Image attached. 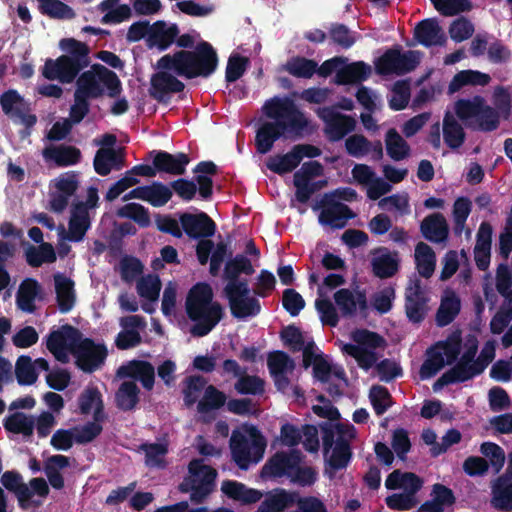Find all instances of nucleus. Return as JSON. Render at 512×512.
<instances>
[{"mask_svg": "<svg viewBox=\"0 0 512 512\" xmlns=\"http://www.w3.org/2000/svg\"><path fill=\"white\" fill-rule=\"evenodd\" d=\"M189 475L179 484V491L190 492L193 503H202L214 490L217 471L211 466L204 465L201 459H193L188 465Z\"/></svg>", "mask_w": 512, "mask_h": 512, "instance_id": "423d86ee", "label": "nucleus"}, {"mask_svg": "<svg viewBox=\"0 0 512 512\" xmlns=\"http://www.w3.org/2000/svg\"><path fill=\"white\" fill-rule=\"evenodd\" d=\"M443 137L446 145L451 149L460 148L466 139L463 127L449 111L443 118Z\"/></svg>", "mask_w": 512, "mask_h": 512, "instance_id": "a19ab883", "label": "nucleus"}, {"mask_svg": "<svg viewBox=\"0 0 512 512\" xmlns=\"http://www.w3.org/2000/svg\"><path fill=\"white\" fill-rule=\"evenodd\" d=\"M301 163V156H298L294 152V146L292 149L284 155L271 156L266 161V167L278 175H284L292 172Z\"/></svg>", "mask_w": 512, "mask_h": 512, "instance_id": "09e8293b", "label": "nucleus"}, {"mask_svg": "<svg viewBox=\"0 0 512 512\" xmlns=\"http://www.w3.org/2000/svg\"><path fill=\"white\" fill-rule=\"evenodd\" d=\"M415 261L418 273L424 278H430L435 270L436 256L433 249L424 242L415 247Z\"/></svg>", "mask_w": 512, "mask_h": 512, "instance_id": "8fccbe9b", "label": "nucleus"}, {"mask_svg": "<svg viewBox=\"0 0 512 512\" xmlns=\"http://www.w3.org/2000/svg\"><path fill=\"white\" fill-rule=\"evenodd\" d=\"M399 255L397 251L390 252L385 247L375 250V256L371 260L373 274L380 279L393 277L399 270Z\"/></svg>", "mask_w": 512, "mask_h": 512, "instance_id": "b1692460", "label": "nucleus"}, {"mask_svg": "<svg viewBox=\"0 0 512 512\" xmlns=\"http://www.w3.org/2000/svg\"><path fill=\"white\" fill-rule=\"evenodd\" d=\"M420 63V52L409 50L401 52L399 46L387 49L374 62L375 71L378 75L386 76L391 74L404 75L413 70Z\"/></svg>", "mask_w": 512, "mask_h": 512, "instance_id": "6e6552de", "label": "nucleus"}, {"mask_svg": "<svg viewBox=\"0 0 512 512\" xmlns=\"http://www.w3.org/2000/svg\"><path fill=\"white\" fill-rule=\"evenodd\" d=\"M250 439L239 431H234L230 438V449L234 462L240 469H247L251 462L258 463L264 455L267 442L260 431L251 427Z\"/></svg>", "mask_w": 512, "mask_h": 512, "instance_id": "0eeeda50", "label": "nucleus"}, {"mask_svg": "<svg viewBox=\"0 0 512 512\" xmlns=\"http://www.w3.org/2000/svg\"><path fill=\"white\" fill-rule=\"evenodd\" d=\"M370 402L376 415H383L392 405V396L388 389L381 385L372 386L369 394Z\"/></svg>", "mask_w": 512, "mask_h": 512, "instance_id": "0e129e2a", "label": "nucleus"}, {"mask_svg": "<svg viewBox=\"0 0 512 512\" xmlns=\"http://www.w3.org/2000/svg\"><path fill=\"white\" fill-rule=\"evenodd\" d=\"M263 112L274 121H265L256 131L255 146L259 154L270 152L281 137H301L309 125L305 113L288 96H274L267 100Z\"/></svg>", "mask_w": 512, "mask_h": 512, "instance_id": "f257e3e1", "label": "nucleus"}, {"mask_svg": "<svg viewBox=\"0 0 512 512\" xmlns=\"http://www.w3.org/2000/svg\"><path fill=\"white\" fill-rule=\"evenodd\" d=\"M184 88L185 85L182 81L169 73L168 70H165L151 76L148 92L150 97L157 102L168 104L171 100V94L180 93Z\"/></svg>", "mask_w": 512, "mask_h": 512, "instance_id": "dca6fc26", "label": "nucleus"}, {"mask_svg": "<svg viewBox=\"0 0 512 512\" xmlns=\"http://www.w3.org/2000/svg\"><path fill=\"white\" fill-rule=\"evenodd\" d=\"M445 364H447L446 359L434 344L427 350V359L420 367V378L424 380L435 376Z\"/></svg>", "mask_w": 512, "mask_h": 512, "instance_id": "5fc2aeb1", "label": "nucleus"}, {"mask_svg": "<svg viewBox=\"0 0 512 512\" xmlns=\"http://www.w3.org/2000/svg\"><path fill=\"white\" fill-rule=\"evenodd\" d=\"M414 38L423 46L443 45L446 36L436 18L421 20L414 29Z\"/></svg>", "mask_w": 512, "mask_h": 512, "instance_id": "a878e982", "label": "nucleus"}, {"mask_svg": "<svg viewBox=\"0 0 512 512\" xmlns=\"http://www.w3.org/2000/svg\"><path fill=\"white\" fill-rule=\"evenodd\" d=\"M172 196V190L162 182L154 181L151 185H145V201L153 207L166 205Z\"/></svg>", "mask_w": 512, "mask_h": 512, "instance_id": "4d7b16f0", "label": "nucleus"}, {"mask_svg": "<svg viewBox=\"0 0 512 512\" xmlns=\"http://www.w3.org/2000/svg\"><path fill=\"white\" fill-rule=\"evenodd\" d=\"M227 396L213 385L206 387L203 398L198 402V411L208 413L218 410L226 404Z\"/></svg>", "mask_w": 512, "mask_h": 512, "instance_id": "13d9d810", "label": "nucleus"}, {"mask_svg": "<svg viewBox=\"0 0 512 512\" xmlns=\"http://www.w3.org/2000/svg\"><path fill=\"white\" fill-rule=\"evenodd\" d=\"M42 287L36 279L27 278L19 286L16 294L17 307L27 313L36 310L35 300L42 299Z\"/></svg>", "mask_w": 512, "mask_h": 512, "instance_id": "7c9ffc66", "label": "nucleus"}, {"mask_svg": "<svg viewBox=\"0 0 512 512\" xmlns=\"http://www.w3.org/2000/svg\"><path fill=\"white\" fill-rule=\"evenodd\" d=\"M485 370V365L480 363H469L462 359L455 362V365L448 371L443 373L433 384L435 392L441 390L443 387L466 382L473 377L481 374Z\"/></svg>", "mask_w": 512, "mask_h": 512, "instance_id": "a211bd4d", "label": "nucleus"}, {"mask_svg": "<svg viewBox=\"0 0 512 512\" xmlns=\"http://www.w3.org/2000/svg\"><path fill=\"white\" fill-rule=\"evenodd\" d=\"M161 281L158 275L149 274L142 277L137 282V292L140 297L150 302H155L159 298L161 290Z\"/></svg>", "mask_w": 512, "mask_h": 512, "instance_id": "680f3d73", "label": "nucleus"}, {"mask_svg": "<svg viewBox=\"0 0 512 512\" xmlns=\"http://www.w3.org/2000/svg\"><path fill=\"white\" fill-rule=\"evenodd\" d=\"M81 337L82 333L77 328L70 324H65L58 330H53L49 333L46 347L56 360L66 363L68 361V352H73Z\"/></svg>", "mask_w": 512, "mask_h": 512, "instance_id": "1a4fd4ad", "label": "nucleus"}, {"mask_svg": "<svg viewBox=\"0 0 512 512\" xmlns=\"http://www.w3.org/2000/svg\"><path fill=\"white\" fill-rule=\"evenodd\" d=\"M212 287L206 282H198L189 290L185 310L187 317L194 323L190 333L194 337L208 335L224 316L222 305L213 301Z\"/></svg>", "mask_w": 512, "mask_h": 512, "instance_id": "20e7f679", "label": "nucleus"}, {"mask_svg": "<svg viewBox=\"0 0 512 512\" xmlns=\"http://www.w3.org/2000/svg\"><path fill=\"white\" fill-rule=\"evenodd\" d=\"M119 162L121 159L114 148H100L94 156L93 166L98 175L107 176L113 167L119 168Z\"/></svg>", "mask_w": 512, "mask_h": 512, "instance_id": "864d4df0", "label": "nucleus"}, {"mask_svg": "<svg viewBox=\"0 0 512 512\" xmlns=\"http://www.w3.org/2000/svg\"><path fill=\"white\" fill-rule=\"evenodd\" d=\"M43 155L46 159L54 161L58 167L75 165L80 162L82 156L79 148L65 144L45 148Z\"/></svg>", "mask_w": 512, "mask_h": 512, "instance_id": "72a5a7b5", "label": "nucleus"}, {"mask_svg": "<svg viewBox=\"0 0 512 512\" xmlns=\"http://www.w3.org/2000/svg\"><path fill=\"white\" fill-rule=\"evenodd\" d=\"M24 255L27 264L33 268H38L44 263H53L57 259L54 247L48 242H42L38 246L28 245Z\"/></svg>", "mask_w": 512, "mask_h": 512, "instance_id": "79ce46f5", "label": "nucleus"}, {"mask_svg": "<svg viewBox=\"0 0 512 512\" xmlns=\"http://www.w3.org/2000/svg\"><path fill=\"white\" fill-rule=\"evenodd\" d=\"M280 337L283 343L290 347L293 351L303 350V362L304 366L310 365L311 359L314 356L311 349L314 346V342L309 343L304 348V337L298 327L295 325H288L283 328L280 332Z\"/></svg>", "mask_w": 512, "mask_h": 512, "instance_id": "473e14b6", "label": "nucleus"}, {"mask_svg": "<svg viewBox=\"0 0 512 512\" xmlns=\"http://www.w3.org/2000/svg\"><path fill=\"white\" fill-rule=\"evenodd\" d=\"M70 466L69 457L61 454L50 456L44 463V472L49 484L56 490H61L64 485V477L60 470Z\"/></svg>", "mask_w": 512, "mask_h": 512, "instance_id": "58836bf2", "label": "nucleus"}, {"mask_svg": "<svg viewBox=\"0 0 512 512\" xmlns=\"http://www.w3.org/2000/svg\"><path fill=\"white\" fill-rule=\"evenodd\" d=\"M4 428L14 434L30 437L34 431V419L23 412H14L3 420Z\"/></svg>", "mask_w": 512, "mask_h": 512, "instance_id": "3c124183", "label": "nucleus"}, {"mask_svg": "<svg viewBox=\"0 0 512 512\" xmlns=\"http://www.w3.org/2000/svg\"><path fill=\"white\" fill-rule=\"evenodd\" d=\"M102 84L111 98L117 97L122 91L121 81L114 71L102 64H94L91 70L79 75L74 94L86 100L99 98L104 94Z\"/></svg>", "mask_w": 512, "mask_h": 512, "instance_id": "39448f33", "label": "nucleus"}, {"mask_svg": "<svg viewBox=\"0 0 512 512\" xmlns=\"http://www.w3.org/2000/svg\"><path fill=\"white\" fill-rule=\"evenodd\" d=\"M107 348L96 344L91 338H82L73 349L76 365L85 373H93L101 367L107 357Z\"/></svg>", "mask_w": 512, "mask_h": 512, "instance_id": "9b49d317", "label": "nucleus"}, {"mask_svg": "<svg viewBox=\"0 0 512 512\" xmlns=\"http://www.w3.org/2000/svg\"><path fill=\"white\" fill-rule=\"evenodd\" d=\"M372 73L371 66L363 61L343 64L335 74L336 85L357 84L367 80Z\"/></svg>", "mask_w": 512, "mask_h": 512, "instance_id": "cd10ccee", "label": "nucleus"}, {"mask_svg": "<svg viewBox=\"0 0 512 512\" xmlns=\"http://www.w3.org/2000/svg\"><path fill=\"white\" fill-rule=\"evenodd\" d=\"M429 297L419 279L410 281L405 288V313L411 323L420 324L427 316Z\"/></svg>", "mask_w": 512, "mask_h": 512, "instance_id": "ddd939ff", "label": "nucleus"}, {"mask_svg": "<svg viewBox=\"0 0 512 512\" xmlns=\"http://www.w3.org/2000/svg\"><path fill=\"white\" fill-rule=\"evenodd\" d=\"M0 106L5 115L11 119H19L27 128L33 127L37 122L34 114H29V106L17 90L9 89L0 96Z\"/></svg>", "mask_w": 512, "mask_h": 512, "instance_id": "2eb2a0df", "label": "nucleus"}, {"mask_svg": "<svg viewBox=\"0 0 512 512\" xmlns=\"http://www.w3.org/2000/svg\"><path fill=\"white\" fill-rule=\"evenodd\" d=\"M179 34L177 24L167 26L165 21L158 20L151 25V31L147 38L149 47L156 46L160 51L168 49Z\"/></svg>", "mask_w": 512, "mask_h": 512, "instance_id": "c85d7f7f", "label": "nucleus"}, {"mask_svg": "<svg viewBox=\"0 0 512 512\" xmlns=\"http://www.w3.org/2000/svg\"><path fill=\"white\" fill-rule=\"evenodd\" d=\"M254 272L251 260L244 254H237L226 261L223 276L229 282L240 279L241 274L251 276Z\"/></svg>", "mask_w": 512, "mask_h": 512, "instance_id": "c03bdc74", "label": "nucleus"}, {"mask_svg": "<svg viewBox=\"0 0 512 512\" xmlns=\"http://www.w3.org/2000/svg\"><path fill=\"white\" fill-rule=\"evenodd\" d=\"M302 457V453L297 449H292L289 452H277L262 467L261 476L263 478L290 477L293 469L302 461Z\"/></svg>", "mask_w": 512, "mask_h": 512, "instance_id": "f3484780", "label": "nucleus"}, {"mask_svg": "<svg viewBox=\"0 0 512 512\" xmlns=\"http://www.w3.org/2000/svg\"><path fill=\"white\" fill-rule=\"evenodd\" d=\"M87 67L85 62L62 55L56 60L47 59L42 69V75L48 80H59L61 83H72L80 71Z\"/></svg>", "mask_w": 512, "mask_h": 512, "instance_id": "f8f14e48", "label": "nucleus"}, {"mask_svg": "<svg viewBox=\"0 0 512 512\" xmlns=\"http://www.w3.org/2000/svg\"><path fill=\"white\" fill-rule=\"evenodd\" d=\"M228 305L231 315L238 320L256 317L261 312V303L256 296L230 298Z\"/></svg>", "mask_w": 512, "mask_h": 512, "instance_id": "e433bc0d", "label": "nucleus"}, {"mask_svg": "<svg viewBox=\"0 0 512 512\" xmlns=\"http://www.w3.org/2000/svg\"><path fill=\"white\" fill-rule=\"evenodd\" d=\"M334 301L343 317H353L357 308L361 311L368 308L365 291H357L354 294L348 288H341L334 293Z\"/></svg>", "mask_w": 512, "mask_h": 512, "instance_id": "5701e85b", "label": "nucleus"}, {"mask_svg": "<svg viewBox=\"0 0 512 512\" xmlns=\"http://www.w3.org/2000/svg\"><path fill=\"white\" fill-rule=\"evenodd\" d=\"M386 152L394 161H401L409 157L410 146L395 128H390L385 135Z\"/></svg>", "mask_w": 512, "mask_h": 512, "instance_id": "49530a36", "label": "nucleus"}, {"mask_svg": "<svg viewBox=\"0 0 512 512\" xmlns=\"http://www.w3.org/2000/svg\"><path fill=\"white\" fill-rule=\"evenodd\" d=\"M117 216L133 220L140 227L146 228L151 224L149 210L139 203H127L117 210Z\"/></svg>", "mask_w": 512, "mask_h": 512, "instance_id": "6e6d98bb", "label": "nucleus"}, {"mask_svg": "<svg viewBox=\"0 0 512 512\" xmlns=\"http://www.w3.org/2000/svg\"><path fill=\"white\" fill-rule=\"evenodd\" d=\"M496 289L505 299L503 304L512 305V274L503 264L497 270Z\"/></svg>", "mask_w": 512, "mask_h": 512, "instance_id": "774afa93", "label": "nucleus"}, {"mask_svg": "<svg viewBox=\"0 0 512 512\" xmlns=\"http://www.w3.org/2000/svg\"><path fill=\"white\" fill-rule=\"evenodd\" d=\"M491 504L499 511H512V477H498L495 480Z\"/></svg>", "mask_w": 512, "mask_h": 512, "instance_id": "c9c22d12", "label": "nucleus"}, {"mask_svg": "<svg viewBox=\"0 0 512 512\" xmlns=\"http://www.w3.org/2000/svg\"><path fill=\"white\" fill-rule=\"evenodd\" d=\"M385 486L388 490L403 489V493L416 496L423 487V480L413 472L396 469L387 476Z\"/></svg>", "mask_w": 512, "mask_h": 512, "instance_id": "bb28decb", "label": "nucleus"}, {"mask_svg": "<svg viewBox=\"0 0 512 512\" xmlns=\"http://www.w3.org/2000/svg\"><path fill=\"white\" fill-rule=\"evenodd\" d=\"M389 107L394 111H400L407 107L410 100V83L407 80H398L394 83Z\"/></svg>", "mask_w": 512, "mask_h": 512, "instance_id": "69168bd1", "label": "nucleus"}, {"mask_svg": "<svg viewBox=\"0 0 512 512\" xmlns=\"http://www.w3.org/2000/svg\"><path fill=\"white\" fill-rule=\"evenodd\" d=\"M320 206L322 210L319 214V223L332 229H343L347 222L356 216L349 206L333 200L329 194L324 195Z\"/></svg>", "mask_w": 512, "mask_h": 512, "instance_id": "4468645a", "label": "nucleus"}, {"mask_svg": "<svg viewBox=\"0 0 512 512\" xmlns=\"http://www.w3.org/2000/svg\"><path fill=\"white\" fill-rule=\"evenodd\" d=\"M222 492L228 497L243 504H253L262 498L259 490L248 488L243 483L234 480H225L221 484Z\"/></svg>", "mask_w": 512, "mask_h": 512, "instance_id": "f704fd0d", "label": "nucleus"}, {"mask_svg": "<svg viewBox=\"0 0 512 512\" xmlns=\"http://www.w3.org/2000/svg\"><path fill=\"white\" fill-rule=\"evenodd\" d=\"M318 117L325 123L324 133L330 142H338L356 128V120L337 112L334 107H322L317 110Z\"/></svg>", "mask_w": 512, "mask_h": 512, "instance_id": "9d476101", "label": "nucleus"}, {"mask_svg": "<svg viewBox=\"0 0 512 512\" xmlns=\"http://www.w3.org/2000/svg\"><path fill=\"white\" fill-rule=\"evenodd\" d=\"M350 338L355 344H343L341 350L354 358L361 369L368 371L375 365L380 380L386 383L402 375L400 365L390 359L377 363L378 354L375 350L386 346L383 336L368 329L357 328L351 332Z\"/></svg>", "mask_w": 512, "mask_h": 512, "instance_id": "f03ea898", "label": "nucleus"}, {"mask_svg": "<svg viewBox=\"0 0 512 512\" xmlns=\"http://www.w3.org/2000/svg\"><path fill=\"white\" fill-rule=\"evenodd\" d=\"M491 81L489 74L477 70H463L454 75L449 83V93L458 92L467 85L486 86Z\"/></svg>", "mask_w": 512, "mask_h": 512, "instance_id": "ea45409f", "label": "nucleus"}, {"mask_svg": "<svg viewBox=\"0 0 512 512\" xmlns=\"http://www.w3.org/2000/svg\"><path fill=\"white\" fill-rule=\"evenodd\" d=\"M2 485L9 491L16 494L19 506L22 509H28L29 507H39L41 501L31 500L32 491L29 487L22 482V476L16 471H6L1 476Z\"/></svg>", "mask_w": 512, "mask_h": 512, "instance_id": "4be33fe9", "label": "nucleus"}, {"mask_svg": "<svg viewBox=\"0 0 512 512\" xmlns=\"http://www.w3.org/2000/svg\"><path fill=\"white\" fill-rule=\"evenodd\" d=\"M264 385L260 377L245 373L235 383V390L242 395H260L264 392Z\"/></svg>", "mask_w": 512, "mask_h": 512, "instance_id": "338daca9", "label": "nucleus"}, {"mask_svg": "<svg viewBox=\"0 0 512 512\" xmlns=\"http://www.w3.org/2000/svg\"><path fill=\"white\" fill-rule=\"evenodd\" d=\"M296 493L287 492L284 489L269 493L258 507L257 512H283L293 506L297 498Z\"/></svg>", "mask_w": 512, "mask_h": 512, "instance_id": "4c0bfd02", "label": "nucleus"}, {"mask_svg": "<svg viewBox=\"0 0 512 512\" xmlns=\"http://www.w3.org/2000/svg\"><path fill=\"white\" fill-rule=\"evenodd\" d=\"M352 458V451L348 440L342 436L338 437L332 453L329 457L328 464L333 471L345 469Z\"/></svg>", "mask_w": 512, "mask_h": 512, "instance_id": "603ef678", "label": "nucleus"}, {"mask_svg": "<svg viewBox=\"0 0 512 512\" xmlns=\"http://www.w3.org/2000/svg\"><path fill=\"white\" fill-rule=\"evenodd\" d=\"M140 389L133 381H124L115 393V402L121 411L133 410L139 402Z\"/></svg>", "mask_w": 512, "mask_h": 512, "instance_id": "de8ad7c7", "label": "nucleus"}, {"mask_svg": "<svg viewBox=\"0 0 512 512\" xmlns=\"http://www.w3.org/2000/svg\"><path fill=\"white\" fill-rule=\"evenodd\" d=\"M461 310L460 298L451 293L441 300L440 306L436 312V324L439 327H445L452 323Z\"/></svg>", "mask_w": 512, "mask_h": 512, "instance_id": "a18cd8bd", "label": "nucleus"}, {"mask_svg": "<svg viewBox=\"0 0 512 512\" xmlns=\"http://www.w3.org/2000/svg\"><path fill=\"white\" fill-rule=\"evenodd\" d=\"M90 228L91 217L89 211L85 210L84 204L72 203L66 238L71 242H80Z\"/></svg>", "mask_w": 512, "mask_h": 512, "instance_id": "393cba45", "label": "nucleus"}, {"mask_svg": "<svg viewBox=\"0 0 512 512\" xmlns=\"http://www.w3.org/2000/svg\"><path fill=\"white\" fill-rule=\"evenodd\" d=\"M219 58L214 47L201 40L193 50H179L166 54L157 61V67L174 72L186 79L208 78L217 69Z\"/></svg>", "mask_w": 512, "mask_h": 512, "instance_id": "7ed1b4c3", "label": "nucleus"}, {"mask_svg": "<svg viewBox=\"0 0 512 512\" xmlns=\"http://www.w3.org/2000/svg\"><path fill=\"white\" fill-rule=\"evenodd\" d=\"M117 376L138 380L146 390L150 391L155 382V369L148 361L132 360L118 368Z\"/></svg>", "mask_w": 512, "mask_h": 512, "instance_id": "412c9836", "label": "nucleus"}, {"mask_svg": "<svg viewBox=\"0 0 512 512\" xmlns=\"http://www.w3.org/2000/svg\"><path fill=\"white\" fill-rule=\"evenodd\" d=\"M179 222L185 234L192 239H204L213 236L216 224L205 212L192 214L188 212L179 215Z\"/></svg>", "mask_w": 512, "mask_h": 512, "instance_id": "6ab92c4d", "label": "nucleus"}, {"mask_svg": "<svg viewBox=\"0 0 512 512\" xmlns=\"http://www.w3.org/2000/svg\"><path fill=\"white\" fill-rule=\"evenodd\" d=\"M149 156L153 159V165L156 168V173H167L170 175H183L186 172V167L190 163L188 154L178 152L171 154L163 150H152Z\"/></svg>", "mask_w": 512, "mask_h": 512, "instance_id": "aec40b11", "label": "nucleus"}, {"mask_svg": "<svg viewBox=\"0 0 512 512\" xmlns=\"http://www.w3.org/2000/svg\"><path fill=\"white\" fill-rule=\"evenodd\" d=\"M39 9L42 14L55 19H71L75 16L74 10L60 0H44Z\"/></svg>", "mask_w": 512, "mask_h": 512, "instance_id": "e2e57ef3", "label": "nucleus"}, {"mask_svg": "<svg viewBox=\"0 0 512 512\" xmlns=\"http://www.w3.org/2000/svg\"><path fill=\"white\" fill-rule=\"evenodd\" d=\"M282 70L296 78L310 79L317 71V62L304 56H292L282 65Z\"/></svg>", "mask_w": 512, "mask_h": 512, "instance_id": "37998d69", "label": "nucleus"}, {"mask_svg": "<svg viewBox=\"0 0 512 512\" xmlns=\"http://www.w3.org/2000/svg\"><path fill=\"white\" fill-rule=\"evenodd\" d=\"M15 375L19 385L26 386L34 384L38 379V372L33 365L30 356L21 355L15 365Z\"/></svg>", "mask_w": 512, "mask_h": 512, "instance_id": "bf43d9fd", "label": "nucleus"}, {"mask_svg": "<svg viewBox=\"0 0 512 512\" xmlns=\"http://www.w3.org/2000/svg\"><path fill=\"white\" fill-rule=\"evenodd\" d=\"M420 230L425 239L434 243L446 241L449 234L448 224L441 213L426 216L421 222Z\"/></svg>", "mask_w": 512, "mask_h": 512, "instance_id": "c756f323", "label": "nucleus"}, {"mask_svg": "<svg viewBox=\"0 0 512 512\" xmlns=\"http://www.w3.org/2000/svg\"><path fill=\"white\" fill-rule=\"evenodd\" d=\"M54 284L59 311L68 313L75 304L74 281L61 273H56Z\"/></svg>", "mask_w": 512, "mask_h": 512, "instance_id": "2f4dec72", "label": "nucleus"}, {"mask_svg": "<svg viewBox=\"0 0 512 512\" xmlns=\"http://www.w3.org/2000/svg\"><path fill=\"white\" fill-rule=\"evenodd\" d=\"M140 449L145 453V464L148 467H165L164 457L168 453L166 443H143Z\"/></svg>", "mask_w": 512, "mask_h": 512, "instance_id": "052dcab7", "label": "nucleus"}]
</instances>
